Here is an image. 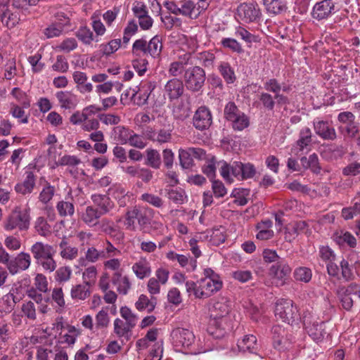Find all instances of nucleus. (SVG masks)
<instances>
[{
    "instance_id": "nucleus-63",
    "label": "nucleus",
    "mask_w": 360,
    "mask_h": 360,
    "mask_svg": "<svg viewBox=\"0 0 360 360\" xmlns=\"http://www.w3.org/2000/svg\"><path fill=\"white\" fill-rule=\"evenodd\" d=\"M341 274L344 280L350 281L354 279V274L348 261L343 259L340 263Z\"/></svg>"
},
{
    "instance_id": "nucleus-53",
    "label": "nucleus",
    "mask_w": 360,
    "mask_h": 360,
    "mask_svg": "<svg viewBox=\"0 0 360 360\" xmlns=\"http://www.w3.org/2000/svg\"><path fill=\"white\" fill-rule=\"evenodd\" d=\"M72 276V269L70 266H60L55 272V280L59 283L68 282Z\"/></svg>"
},
{
    "instance_id": "nucleus-34",
    "label": "nucleus",
    "mask_w": 360,
    "mask_h": 360,
    "mask_svg": "<svg viewBox=\"0 0 360 360\" xmlns=\"http://www.w3.org/2000/svg\"><path fill=\"white\" fill-rule=\"evenodd\" d=\"M114 333L118 338L129 339L131 331L134 327L130 326L123 320L117 318L114 321Z\"/></svg>"
},
{
    "instance_id": "nucleus-41",
    "label": "nucleus",
    "mask_w": 360,
    "mask_h": 360,
    "mask_svg": "<svg viewBox=\"0 0 360 360\" xmlns=\"http://www.w3.org/2000/svg\"><path fill=\"white\" fill-rule=\"evenodd\" d=\"M146 159L145 164L153 169H159L161 165V158L159 152L153 148H148L146 150Z\"/></svg>"
},
{
    "instance_id": "nucleus-13",
    "label": "nucleus",
    "mask_w": 360,
    "mask_h": 360,
    "mask_svg": "<svg viewBox=\"0 0 360 360\" xmlns=\"http://www.w3.org/2000/svg\"><path fill=\"white\" fill-rule=\"evenodd\" d=\"M212 123V116L210 109L205 106L199 107L193 117V124L198 130L208 129Z\"/></svg>"
},
{
    "instance_id": "nucleus-56",
    "label": "nucleus",
    "mask_w": 360,
    "mask_h": 360,
    "mask_svg": "<svg viewBox=\"0 0 360 360\" xmlns=\"http://www.w3.org/2000/svg\"><path fill=\"white\" fill-rule=\"evenodd\" d=\"M120 313L122 319H124L125 323L132 327L136 326L138 317L129 307L126 306L122 307Z\"/></svg>"
},
{
    "instance_id": "nucleus-11",
    "label": "nucleus",
    "mask_w": 360,
    "mask_h": 360,
    "mask_svg": "<svg viewBox=\"0 0 360 360\" xmlns=\"http://www.w3.org/2000/svg\"><path fill=\"white\" fill-rule=\"evenodd\" d=\"M335 8L333 0H322L313 6L311 17L318 21L326 20L335 13Z\"/></svg>"
},
{
    "instance_id": "nucleus-19",
    "label": "nucleus",
    "mask_w": 360,
    "mask_h": 360,
    "mask_svg": "<svg viewBox=\"0 0 360 360\" xmlns=\"http://www.w3.org/2000/svg\"><path fill=\"white\" fill-rule=\"evenodd\" d=\"M103 215L98 209L93 205H88L81 213V220L89 227L96 228L98 221Z\"/></svg>"
},
{
    "instance_id": "nucleus-43",
    "label": "nucleus",
    "mask_w": 360,
    "mask_h": 360,
    "mask_svg": "<svg viewBox=\"0 0 360 360\" xmlns=\"http://www.w3.org/2000/svg\"><path fill=\"white\" fill-rule=\"evenodd\" d=\"M56 210L62 217H72L75 214V206L72 202L60 200L56 204Z\"/></svg>"
},
{
    "instance_id": "nucleus-59",
    "label": "nucleus",
    "mask_w": 360,
    "mask_h": 360,
    "mask_svg": "<svg viewBox=\"0 0 360 360\" xmlns=\"http://www.w3.org/2000/svg\"><path fill=\"white\" fill-rule=\"evenodd\" d=\"M139 213V208L134 207L131 210H128L125 214L124 224L127 229L134 230L135 229V219H137Z\"/></svg>"
},
{
    "instance_id": "nucleus-36",
    "label": "nucleus",
    "mask_w": 360,
    "mask_h": 360,
    "mask_svg": "<svg viewBox=\"0 0 360 360\" xmlns=\"http://www.w3.org/2000/svg\"><path fill=\"white\" fill-rule=\"evenodd\" d=\"M189 104L184 101L177 103L173 108L172 114L175 120L184 121L190 116Z\"/></svg>"
},
{
    "instance_id": "nucleus-9",
    "label": "nucleus",
    "mask_w": 360,
    "mask_h": 360,
    "mask_svg": "<svg viewBox=\"0 0 360 360\" xmlns=\"http://www.w3.org/2000/svg\"><path fill=\"white\" fill-rule=\"evenodd\" d=\"M184 81L188 89L193 91H199L205 81V72L198 66L188 68L185 71Z\"/></svg>"
},
{
    "instance_id": "nucleus-49",
    "label": "nucleus",
    "mask_w": 360,
    "mask_h": 360,
    "mask_svg": "<svg viewBox=\"0 0 360 360\" xmlns=\"http://www.w3.org/2000/svg\"><path fill=\"white\" fill-rule=\"evenodd\" d=\"M218 69L226 83L233 84L235 82L236 77L234 70L228 63H221Z\"/></svg>"
},
{
    "instance_id": "nucleus-6",
    "label": "nucleus",
    "mask_w": 360,
    "mask_h": 360,
    "mask_svg": "<svg viewBox=\"0 0 360 360\" xmlns=\"http://www.w3.org/2000/svg\"><path fill=\"white\" fill-rule=\"evenodd\" d=\"M292 268L285 259L278 260L269 269V276L276 286H283L289 279Z\"/></svg>"
},
{
    "instance_id": "nucleus-52",
    "label": "nucleus",
    "mask_w": 360,
    "mask_h": 360,
    "mask_svg": "<svg viewBox=\"0 0 360 360\" xmlns=\"http://www.w3.org/2000/svg\"><path fill=\"white\" fill-rule=\"evenodd\" d=\"M140 200L156 208H161L164 205V200L160 197L150 193H143Z\"/></svg>"
},
{
    "instance_id": "nucleus-3",
    "label": "nucleus",
    "mask_w": 360,
    "mask_h": 360,
    "mask_svg": "<svg viewBox=\"0 0 360 360\" xmlns=\"http://www.w3.org/2000/svg\"><path fill=\"white\" fill-rule=\"evenodd\" d=\"M188 293H193L195 298L206 299L220 290L223 283L221 281H212L208 278H201L195 283L187 281L185 283Z\"/></svg>"
},
{
    "instance_id": "nucleus-17",
    "label": "nucleus",
    "mask_w": 360,
    "mask_h": 360,
    "mask_svg": "<svg viewBox=\"0 0 360 360\" xmlns=\"http://www.w3.org/2000/svg\"><path fill=\"white\" fill-rule=\"evenodd\" d=\"M31 264V257L27 253L22 252L19 253L16 257L11 260L8 264L7 268L9 272L14 275L19 271L27 269Z\"/></svg>"
},
{
    "instance_id": "nucleus-39",
    "label": "nucleus",
    "mask_w": 360,
    "mask_h": 360,
    "mask_svg": "<svg viewBox=\"0 0 360 360\" xmlns=\"http://www.w3.org/2000/svg\"><path fill=\"white\" fill-rule=\"evenodd\" d=\"M13 333L12 325L5 320L0 321V342L4 346L8 344Z\"/></svg>"
},
{
    "instance_id": "nucleus-29",
    "label": "nucleus",
    "mask_w": 360,
    "mask_h": 360,
    "mask_svg": "<svg viewBox=\"0 0 360 360\" xmlns=\"http://www.w3.org/2000/svg\"><path fill=\"white\" fill-rule=\"evenodd\" d=\"M266 11L273 15H279L287 9L285 0H263Z\"/></svg>"
},
{
    "instance_id": "nucleus-46",
    "label": "nucleus",
    "mask_w": 360,
    "mask_h": 360,
    "mask_svg": "<svg viewBox=\"0 0 360 360\" xmlns=\"http://www.w3.org/2000/svg\"><path fill=\"white\" fill-rule=\"evenodd\" d=\"M236 36L243 39L247 44L261 43V39L259 35L252 34L241 27L237 28Z\"/></svg>"
},
{
    "instance_id": "nucleus-48",
    "label": "nucleus",
    "mask_w": 360,
    "mask_h": 360,
    "mask_svg": "<svg viewBox=\"0 0 360 360\" xmlns=\"http://www.w3.org/2000/svg\"><path fill=\"white\" fill-rule=\"evenodd\" d=\"M21 312L22 316L30 321H35L37 319V308L34 302L24 301L21 306Z\"/></svg>"
},
{
    "instance_id": "nucleus-21",
    "label": "nucleus",
    "mask_w": 360,
    "mask_h": 360,
    "mask_svg": "<svg viewBox=\"0 0 360 360\" xmlns=\"http://www.w3.org/2000/svg\"><path fill=\"white\" fill-rule=\"evenodd\" d=\"M36 176L32 171L25 172V179L23 182L15 186V191L22 195L30 194L35 186Z\"/></svg>"
},
{
    "instance_id": "nucleus-2",
    "label": "nucleus",
    "mask_w": 360,
    "mask_h": 360,
    "mask_svg": "<svg viewBox=\"0 0 360 360\" xmlns=\"http://www.w3.org/2000/svg\"><path fill=\"white\" fill-rule=\"evenodd\" d=\"M229 312V306L224 301L215 302L210 309V330L215 328L216 331L212 330L211 333H215L217 338L223 336L229 327L227 318Z\"/></svg>"
},
{
    "instance_id": "nucleus-64",
    "label": "nucleus",
    "mask_w": 360,
    "mask_h": 360,
    "mask_svg": "<svg viewBox=\"0 0 360 360\" xmlns=\"http://www.w3.org/2000/svg\"><path fill=\"white\" fill-rule=\"evenodd\" d=\"M241 111L239 110L234 102H229L224 108V115L226 120L230 121L236 117Z\"/></svg>"
},
{
    "instance_id": "nucleus-40",
    "label": "nucleus",
    "mask_w": 360,
    "mask_h": 360,
    "mask_svg": "<svg viewBox=\"0 0 360 360\" xmlns=\"http://www.w3.org/2000/svg\"><path fill=\"white\" fill-rule=\"evenodd\" d=\"M34 228L36 232L43 237H48L51 234V226L43 217L36 219Z\"/></svg>"
},
{
    "instance_id": "nucleus-33",
    "label": "nucleus",
    "mask_w": 360,
    "mask_h": 360,
    "mask_svg": "<svg viewBox=\"0 0 360 360\" xmlns=\"http://www.w3.org/2000/svg\"><path fill=\"white\" fill-rule=\"evenodd\" d=\"M157 304V300L155 297H152L150 300L145 295H141L135 303L136 308L139 311L146 310L148 313L152 312Z\"/></svg>"
},
{
    "instance_id": "nucleus-1",
    "label": "nucleus",
    "mask_w": 360,
    "mask_h": 360,
    "mask_svg": "<svg viewBox=\"0 0 360 360\" xmlns=\"http://www.w3.org/2000/svg\"><path fill=\"white\" fill-rule=\"evenodd\" d=\"M219 167V172L224 180L229 182L233 181L231 176L236 177L238 180H244L252 178L256 174L255 166L250 163H243L235 161L231 164L221 160L217 162Z\"/></svg>"
},
{
    "instance_id": "nucleus-54",
    "label": "nucleus",
    "mask_w": 360,
    "mask_h": 360,
    "mask_svg": "<svg viewBox=\"0 0 360 360\" xmlns=\"http://www.w3.org/2000/svg\"><path fill=\"white\" fill-rule=\"evenodd\" d=\"M319 256L325 263L335 261L336 255L328 245H321L319 248Z\"/></svg>"
},
{
    "instance_id": "nucleus-5",
    "label": "nucleus",
    "mask_w": 360,
    "mask_h": 360,
    "mask_svg": "<svg viewBox=\"0 0 360 360\" xmlns=\"http://www.w3.org/2000/svg\"><path fill=\"white\" fill-rule=\"evenodd\" d=\"M275 316L288 324L299 318L297 307L292 300L287 299L278 300L275 306Z\"/></svg>"
},
{
    "instance_id": "nucleus-18",
    "label": "nucleus",
    "mask_w": 360,
    "mask_h": 360,
    "mask_svg": "<svg viewBox=\"0 0 360 360\" xmlns=\"http://www.w3.org/2000/svg\"><path fill=\"white\" fill-rule=\"evenodd\" d=\"M93 206L98 210L102 215L109 213L114 208V202L105 194L95 193L91 195Z\"/></svg>"
},
{
    "instance_id": "nucleus-20",
    "label": "nucleus",
    "mask_w": 360,
    "mask_h": 360,
    "mask_svg": "<svg viewBox=\"0 0 360 360\" xmlns=\"http://www.w3.org/2000/svg\"><path fill=\"white\" fill-rule=\"evenodd\" d=\"M0 20L8 28H13L18 24L20 16L18 13L12 12L8 5H0Z\"/></svg>"
},
{
    "instance_id": "nucleus-60",
    "label": "nucleus",
    "mask_w": 360,
    "mask_h": 360,
    "mask_svg": "<svg viewBox=\"0 0 360 360\" xmlns=\"http://www.w3.org/2000/svg\"><path fill=\"white\" fill-rule=\"evenodd\" d=\"M55 193V188L49 183L43 188L39 195V200L44 204L48 203L53 197Z\"/></svg>"
},
{
    "instance_id": "nucleus-55",
    "label": "nucleus",
    "mask_w": 360,
    "mask_h": 360,
    "mask_svg": "<svg viewBox=\"0 0 360 360\" xmlns=\"http://www.w3.org/2000/svg\"><path fill=\"white\" fill-rule=\"evenodd\" d=\"M132 66L139 76H142L147 70L148 60L144 56H134Z\"/></svg>"
},
{
    "instance_id": "nucleus-16",
    "label": "nucleus",
    "mask_w": 360,
    "mask_h": 360,
    "mask_svg": "<svg viewBox=\"0 0 360 360\" xmlns=\"http://www.w3.org/2000/svg\"><path fill=\"white\" fill-rule=\"evenodd\" d=\"M273 345L278 350H284L290 345V338L287 336L285 328L279 325L273 326L271 329Z\"/></svg>"
},
{
    "instance_id": "nucleus-15",
    "label": "nucleus",
    "mask_w": 360,
    "mask_h": 360,
    "mask_svg": "<svg viewBox=\"0 0 360 360\" xmlns=\"http://www.w3.org/2000/svg\"><path fill=\"white\" fill-rule=\"evenodd\" d=\"M315 133L322 139L333 141L337 138V134L331 122L324 120L314 121Z\"/></svg>"
},
{
    "instance_id": "nucleus-57",
    "label": "nucleus",
    "mask_w": 360,
    "mask_h": 360,
    "mask_svg": "<svg viewBox=\"0 0 360 360\" xmlns=\"http://www.w3.org/2000/svg\"><path fill=\"white\" fill-rule=\"evenodd\" d=\"M97 276V269L96 266H91L84 269L82 274V278L85 284L89 286L94 285Z\"/></svg>"
},
{
    "instance_id": "nucleus-4",
    "label": "nucleus",
    "mask_w": 360,
    "mask_h": 360,
    "mask_svg": "<svg viewBox=\"0 0 360 360\" xmlns=\"http://www.w3.org/2000/svg\"><path fill=\"white\" fill-rule=\"evenodd\" d=\"M31 217L28 211L20 209L13 210L4 219L3 227L5 231L18 233L27 232L30 229Z\"/></svg>"
},
{
    "instance_id": "nucleus-35",
    "label": "nucleus",
    "mask_w": 360,
    "mask_h": 360,
    "mask_svg": "<svg viewBox=\"0 0 360 360\" xmlns=\"http://www.w3.org/2000/svg\"><path fill=\"white\" fill-rule=\"evenodd\" d=\"M132 53L134 56H144L146 58L148 55L155 58L159 56L162 51V47L160 46H132Z\"/></svg>"
},
{
    "instance_id": "nucleus-58",
    "label": "nucleus",
    "mask_w": 360,
    "mask_h": 360,
    "mask_svg": "<svg viewBox=\"0 0 360 360\" xmlns=\"http://www.w3.org/2000/svg\"><path fill=\"white\" fill-rule=\"evenodd\" d=\"M167 198L176 204H183L186 200V193L182 189H172L167 193Z\"/></svg>"
},
{
    "instance_id": "nucleus-8",
    "label": "nucleus",
    "mask_w": 360,
    "mask_h": 360,
    "mask_svg": "<svg viewBox=\"0 0 360 360\" xmlns=\"http://www.w3.org/2000/svg\"><path fill=\"white\" fill-rule=\"evenodd\" d=\"M171 337L174 346L178 349H189L195 342L193 332L186 328H176L172 331Z\"/></svg>"
},
{
    "instance_id": "nucleus-38",
    "label": "nucleus",
    "mask_w": 360,
    "mask_h": 360,
    "mask_svg": "<svg viewBox=\"0 0 360 360\" xmlns=\"http://www.w3.org/2000/svg\"><path fill=\"white\" fill-rule=\"evenodd\" d=\"M179 15L187 16L191 19H196L200 12L195 11V4L191 0H185L181 1V7H179Z\"/></svg>"
},
{
    "instance_id": "nucleus-37",
    "label": "nucleus",
    "mask_w": 360,
    "mask_h": 360,
    "mask_svg": "<svg viewBox=\"0 0 360 360\" xmlns=\"http://www.w3.org/2000/svg\"><path fill=\"white\" fill-rule=\"evenodd\" d=\"M101 49L96 51L91 60L93 61L104 62L110 57L112 56L113 53L117 51L116 46H100Z\"/></svg>"
},
{
    "instance_id": "nucleus-31",
    "label": "nucleus",
    "mask_w": 360,
    "mask_h": 360,
    "mask_svg": "<svg viewBox=\"0 0 360 360\" xmlns=\"http://www.w3.org/2000/svg\"><path fill=\"white\" fill-rule=\"evenodd\" d=\"M132 130L124 126H117L112 129V136L115 141L122 145L128 143Z\"/></svg>"
},
{
    "instance_id": "nucleus-10",
    "label": "nucleus",
    "mask_w": 360,
    "mask_h": 360,
    "mask_svg": "<svg viewBox=\"0 0 360 360\" xmlns=\"http://www.w3.org/2000/svg\"><path fill=\"white\" fill-rule=\"evenodd\" d=\"M173 128L170 126L165 127L158 129H154L152 127H148L144 131L145 137L153 143L162 145L170 143L172 139Z\"/></svg>"
},
{
    "instance_id": "nucleus-27",
    "label": "nucleus",
    "mask_w": 360,
    "mask_h": 360,
    "mask_svg": "<svg viewBox=\"0 0 360 360\" xmlns=\"http://www.w3.org/2000/svg\"><path fill=\"white\" fill-rule=\"evenodd\" d=\"M238 347L243 352L256 353L258 351L259 345L256 337L253 335H247L238 341Z\"/></svg>"
},
{
    "instance_id": "nucleus-51",
    "label": "nucleus",
    "mask_w": 360,
    "mask_h": 360,
    "mask_svg": "<svg viewBox=\"0 0 360 360\" xmlns=\"http://www.w3.org/2000/svg\"><path fill=\"white\" fill-rule=\"evenodd\" d=\"M43 49L33 56L28 57L27 60L32 66V70L34 73L40 72L44 68V63L40 62L42 57Z\"/></svg>"
},
{
    "instance_id": "nucleus-23",
    "label": "nucleus",
    "mask_w": 360,
    "mask_h": 360,
    "mask_svg": "<svg viewBox=\"0 0 360 360\" xmlns=\"http://www.w3.org/2000/svg\"><path fill=\"white\" fill-rule=\"evenodd\" d=\"M165 91L170 100L179 98L184 93V84L181 80L173 78L165 86Z\"/></svg>"
},
{
    "instance_id": "nucleus-30",
    "label": "nucleus",
    "mask_w": 360,
    "mask_h": 360,
    "mask_svg": "<svg viewBox=\"0 0 360 360\" xmlns=\"http://www.w3.org/2000/svg\"><path fill=\"white\" fill-rule=\"evenodd\" d=\"M73 79L76 84L79 91L82 94L90 93L93 90V85L86 82L87 75L86 73L81 71H75L72 75Z\"/></svg>"
},
{
    "instance_id": "nucleus-25",
    "label": "nucleus",
    "mask_w": 360,
    "mask_h": 360,
    "mask_svg": "<svg viewBox=\"0 0 360 360\" xmlns=\"http://www.w3.org/2000/svg\"><path fill=\"white\" fill-rule=\"evenodd\" d=\"M333 240L339 245H347L354 248L356 245L355 237L349 232L343 230L336 231L332 236Z\"/></svg>"
},
{
    "instance_id": "nucleus-14",
    "label": "nucleus",
    "mask_w": 360,
    "mask_h": 360,
    "mask_svg": "<svg viewBox=\"0 0 360 360\" xmlns=\"http://www.w3.org/2000/svg\"><path fill=\"white\" fill-rule=\"evenodd\" d=\"M303 323L305 328L313 340L320 341L325 335L324 322H319L317 320H311L310 317L304 316Z\"/></svg>"
},
{
    "instance_id": "nucleus-45",
    "label": "nucleus",
    "mask_w": 360,
    "mask_h": 360,
    "mask_svg": "<svg viewBox=\"0 0 360 360\" xmlns=\"http://www.w3.org/2000/svg\"><path fill=\"white\" fill-rule=\"evenodd\" d=\"M236 36L243 39L247 44L261 43V39L259 35L252 34L241 27L237 28Z\"/></svg>"
},
{
    "instance_id": "nucleus-62",
    "label": "nucleus",
    "mask_w": 360,
    "mask_h": 360,
    "mask_svg": "<svg viewBox=\"0 0 360 360\" xmlns=\"http://www.w3.org/2000/svg\"><path fill=\"white\" fill-rule=\"evenodd\" d=\"M342 290L340 289H338L337 290V295L339 297L341 304L342 307L347 310L349 311L354 304V300L352 297V295L349 293H342Z\"/></svg>"
},
{
    "instance_id": "nucleus-22",
    "label": "nucleus",
    "mask_w": 360,
    "mask_h": 360,
    "mask_svg": "<svg viewBox=\"0 0 360 360\" xmlns=\"http://www.w3.org/2000/svg\"><path fill=\"white\" fill-rule=\"evenodd\" d=\"M61 108L65 110L73 109L77 104V96L69 91H60L56 94Z\"/></svg>"
},
{
    "instance_id": "nucleus-47",
    "label": "nucleus",
    "mask_w": 360,
    "mask_h": 360,
    "mask_svg": "<svg viewBox=\"0 0 360 360\" xmlns=\"http://www.w3.org/2000/svg\"><path fill=\"white\" fill-rule=\"evenodd\" d=\"M229 122H231L232 127L235 131H243L250 124L249 117L243 112Z\"/></svg>"
},
{
    "instance_id": "nucleus-24",
    "label": "nucleus",
    "mask_w": 360,
    "mask_h": 360,
    "mask_svg": "<svg viewBox=\"0 0 360 360\" xmlns=\"http://www.w3.org/2000/svg\"><path fill=\"white\" fill-rule=\"evenodd\" d=\"M131 269L136 276L141 280L149 277L152 272L150 264L146 257H141L133 264Z\"/></svg>"
},
{
    "instance_id": "nucleus-26",
    "label": "nucleus",
    "mask_w": 360,
    "mask_h": 360,
    "mask_svg": "<svg viewBox=\"0 0 360 360\" xmlns=\"http://www.w3.org/2000/svg\"><path fill=\"white\" fill-rule=\"evenodd\" d=\"M30 251L35 261L43 257L56 253V250L52 245L45 244L42 242H36L34 243L30 248Z\"/></svg>"
},
{
    "instance_id": "nucleus-32",
    "label": "nucleus",
    "mask_w": 360,
    "mask_h": 360,
    "mask_svg": "<svg viewBox=\"0 0 360 360\" xmlns=\"http://www.w3.org/2000/svg\"><path fill=\"white\" fill-rule=\"evenodd\" d=\"M90 287L83 283L73 285L70 290V296L73 300H84L91 295Z\"/></svg>"
},
{
    "instance_id": "nucleus-12",
    "label": "nucleus",
    "mask_w": 360,
    "mask_h": 360,
    "mask_svg": "<svg viewBox=\"0 0 360 360\" xmlns=\"http://www.w3.org/2000/svg\"><path fill=\"white\" fill-rule=\"evenodd\" d=\"M239 18L245 22L257 21L262 16V12L257 4L243 3L237 8Z\"/></svg>"
},
{
    "instance_id": "nucleus-7",
    "label": "nucleus",
    "mask_w": 360,
    "mask_h": 360,
    "mask_svg": "<svg viewBox=\"0 0 360 360\" xmlns=\"http://www.w3.org/2000/svg\"><path fill=\"white\" fill-rule=\"evenodd\" d=\"M338 120L342 124L338 127L340 133L345 138H354L359 132V124L354 121V114L348 111L340 112Z\"/></svg>"
},
{
    "instance_id": "nucleus-44",
    "label": "nucleus",
    "mask_w": 360,
    "mask_h": 360,
    "mask_svg": "<svg viewBox=\"0 0 360 360\" xmlns=\"http://www.w3.org/2000/svg\"><path fill=\"white\" fill-rule=\"evenodd\" d=\"M293 276L297 281L309 283L312 278L311 269L306 266H300L295 269Z\"/></svg>"
},
{
    "instance_id": "nucleus-28",
    "label": "nucleus",
    "mask_w": 360,
    "mask_h": 360,
    "mask_svg": "<svg viewBox=\"0 0 360 360\" xmlns=\"http://www.w3.org/2000/svg\"><path fill=\"white\" fill-rule=\"evenodd\" d=\"M312 142V133L309 127L302 128L299 133V138L294 146L295 150L303 151Z\"/></svg>"
},
{
    "instance_id": "nucleus-42",
    "label": "nucleus",
    "mask_w": 360,
    "mask_h": 360,
    "mask_svg": "<svg viewBox=\"0 0 360 360\" xmlns=\"http://www.w3.org/2000/svg\"><path fill=\"white\" fill-rule=\"evenodd\" d=\"M54 255L55 254L49 255L46 257H43L36 260L35 262L38 266H41L44 271L51 273L56 270L57 266L56 262L53 258Z\"/></svg>"
},
{
    "instance_id": "nucleus-50",
    "label": "nucleus",
    "mask_w": 360,
    "mask_h": 360,
    "mask_svg": "<svg viewBox=\"0 0 360 360\" xmlns=\"http://www.w3.org/2000/svg\"><path fill=\"white\" fill-rule=\"evenodd\" d=\"M108 307L103 308L96 315L95 328L96 329H103L108 327L110 323V317L108 314Z\"/></svg>"
},
{
    "instance_id": "nucleus-61",
    "label": "nucleus",
    "mask_w": 360,
    "mask_h": 360,
    "mask_svg": "<svg viewBox=\"0 0 360 360\" xmlns=\"http://www.w3.org/2000/svg\"><path fill=\"white\" fill-rule=\"evenodd\" d=\"M342 175L345 176H356L360 174V162H352L342 169Z\"/></svg>"
}]
</instances>
